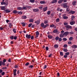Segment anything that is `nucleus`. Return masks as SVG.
<instances>
[{
    "instance_id": "obj_1",
    "label": "nucleus",
    "mask_w": 77,
    "mask_h": 77,
    "mask_svg": "<svg viewBox=\"0 0 77 77\" xmlns=\"http://www.w3.org/2000/svg\"><path fill=\"white\" fill-rule=\"evenodd\" d=\"M49 25L48 24H47L44 25V24L43 23H42L41 24V26L43 29H45L47 27H48Z\"/></svg>"
},
{
    "instance_id": "obj_2",
    "label": "nucleus",
    "mask_w": 77,
    "mask_h": 77,
    "mask_svg": "<svg viewBox=\"0 0 77 77\" xmlns=\"http://www.w3.org/2000/svg\"><path fill=\"white\" fill-rule=\"evenodd\" d=\"M66 14H64L63 15L62 17L63 19L66 20V19H68V17L66 16Z\"/></svg>"
},
{
    "instance_id": "obj_3",
    "label": "nucleus",
    "mask_w": 77,
    "mask_h": 77,
    "mask_svg": "<svg viewBox=\"0 0 77 77\" xmlns=\"http://www.w3.org/2000/svg\"><path fill=\"white\" fill-rule=\"evenodd\" d=\"M40 21H41L40 19H38L37 21H35V23H36L37 25H39L40 24Z\"/></svg>"
},
{
    "instance_id": "obj_4",
    "label": "nucleus",
    "mask_w": 77,
    "mask_h": 77,
    "mask_svg": "<svg viewBox=\"0 0 77 77\" xmlns=\"http://www.w3.org/2000/svg\"><path fill=\"white\" fill-rule=\"evenodd\" d=\"M61 6L63 8H66L67 6V3H63L61 4Z\"/></svg>"
},
{
    "instance_id": "obj_5",
    "label": "nucleus",
    "mask_w": 77,
    "mask_h": 77,
    "mask_svg": "<svg viewBox=\"0 0 77 77\" xmlns=\"http://www.w3.org/2000/svg\"><path fill=\"white\" fill-rule=\"evenodd\" d=\"M69 14H72V15H73V14H74L75 13V11H72V10H70L69 12Z\"/></svg>"
},
{
    "instance_id": "obj_6",
    "label": "nucleus",
    "mask_w": 77,
    "mask_h": 77,
    "mask_svg": "<svg viewBox=\"0 0 77 77\" xmlns=\"http://www.w3.org/2000/svg\"><path fill=\"white\" fill-rule=\"evenodd\" d=\"M8 4V2H2L1 3V5H6V6H7Z\"/></svg>"
},
{
    "instance_id": "obj_7",
    "label": "nucleus",
    "mask_w": 77,
    "mask_h": 77,
    "mask_svg": "<svg viewBox=\"0 0 77 77\" xmlns=\"http://www.w3.org/2000/svg\"><path fill=\"white\" fill-rule=\"evenodd\" d=\"M68 34H69V32H66L63 33L64 36H66Z\"/></svg>"
},
{
    "instance_id": "obj_8",
    "label": "nucleus",
    "mask_w": 77,
    "mask_h": 77,
    "mask_svg": "<svg viewBox=\"0 0 77 77\" xmlns=\"http://www.w3.org/2000/svg\"><path fill=\"white\" fill-rule=\"evenodd\" d=\"M26 38H27V39H30V38H31V35H30V34H29L28 35V34H26Z\"/></svg>"
},
{
    "instance_id": "obj_9",
    "label": "nucleus",
    "mask_w": 77,
    "mask_h": 77,
    "mask_svg": "<svg viewBox=\"0 0 77 77\" xmlns=\"http://www.w3.org/2000/svg\"><path fill=\"white\" fill-rule=\"evenodd\" d=\"M65 27L67 29H72V26L69 25H66L65 26Z\"/></svg>"
},
{
    "instance_id": "obj_10",
    "label": "nucleus",
    "mask_w": 77,
    "mask_h": 77,
    "mask_svg": "<svg viewBox=\"0 0 77 77\" xmlns=\"http://www.w3.org/2000/svg\"><path fill=\"white\" fill-rule=\"evenodd\" d=\"M2 65H3L4 66H5V63L2 62V61H0V66H2Z\"/></svg>"
},
{
    "instance_id": "obj_11",
    "label": "nucleus",
    "mask_w": 77,
    "mask_h": 77,
    "mask_svg": "<svg viewBox=\"0 0 77 77\" xmlns=\"http://www.w3.org/2000/svg\"><path fill=\"white\" fill-rule=\"evenodd\" d=\"M17 71V69H15L13 70V72H14L13 74H14V76H15V75H17V74L16 73Z\"/></svg>"
},
{
    "instance_id": "obj_12",
    "label": "nucleus",
    "mask_w": 77,
    "mask_h": 77,
    "mask_svg": "<svg viewBox=\"0 0 77 77\" xmlns=\"http://www.w3.org/2000/svg\"><path fill=\"white\" fill-rule=\"evenodd\" d=\"M57 0H53L51 2V3L53 4V3H57Z\"/></svg>"
},
{
    "instance_id": "obj_13",
    "label": "nucleus",
    "mask_w": 77,
    "mask_h": 77,
    "mask_svg": "<svg viewBox=\"0 0 77 77\" xmlns=\"http://www.w3.org/2000/svg\"><path fill=\"white\" fill-rule=\"evenodd\" d=\"M48 7H46L43 8V11L44 12H45V11H47V9Z\"/></svg>"
},
{
    "instance_id": "obj_14",
    "label": "nucleus",
    "mask_w": 77,
    "mask_h": 77,
    "mask_svg": "<svg viewBox=\"0 0 77 77\" xmlns=\"http://www.w3.org/2000/svg\"><path fill=\"white\" fill-rule=\"evenodd\" d=\"M34 12H39V9H34L33 10Z\"/></svg>"
},
{
    "instance_id": "obj_15",
    "label": "nucleus",
    "mask_w": 77,
    "mask_h": 77,
    "mask_svg": "<svg viewBox=\"0 0 77 77\" xmlns=\"http://www.w3.org/2000/svg\"><path fill=\"white\" fill-rule=\"evenodd\" d=\"M77 2L75 1H74L72 2V5L73 6H75V4H76Z\"/></svg>"
},
{
    "instance_id": "obj_16",
    "label": "nucleus",
    "mask_w": 77,
    "mask_h": 77,
    "mask_svg": "<svg viewBox=\"0 0 77 77\" xmlns=\"http://www.w3.org/2000/svg\"><path fill=\"white\" fill-rule=\"evenodd\" d=\"M4 11L6 13H9V12H11V11L8 9H7Z\"/></svg>"
},
{
    "instance_id": "obj_17",
    "label": "nucleus",
    "mask_w": 77,
    "mask_h": 77,
    "mask_svg": "<svg viewBox=\"0 0 77 77\" xmlns=\"http://www.w3.org/2000/svg\"><path fill=\"white\" fill-rule=\"evenodd\" d=\"M5 9H6V7L5 6H2L1 7V10H3L4 11H5Z\"/></svg>"
},
{
    "instance_id": "obj_18",
    "label": "nucleus",
    "mask_w": 77,
    "mask_h": 77,
    "mask_svg": "<svg viewBox=\"0 0 77 77\" xmlns=\"http://www.w3.org/2000/svg\"><path fill=\"white\" fill-rule=\"evenodd\" d=\"M36 38L38 37V35H39V32L38 31H37L36 32Z\"/></svg>"
},
{
    "instance_id": "obj_19",
    "label": "nucleus",
    "mask_w": 77,
    "mask_h": 77,
    "mask_svg": "<svg viewBox=\"0 0 77 77\" xmlns=\"http://www.w3.org/2000/svg\"><path fill=\"white\" fill-rule=\"evenodd\" d=\"M63 0H59L58 1V3H59V4H60V3H62L63 2Z\"/></svg>"
},
{
    "instance_id": "obj_20",
    "label": "nucleus",
    "mask_w": 77,
    "mask_h": 77,
    "mask_svg": "<svg viewBox=\"0 0 77 77\" xmlns=\"http://www.w3.org/2000/svg\"><path fill=\"white\" fill-rule=\"evenodd\" d=\"M64 35L63 34H61L60 35V38H63L64 37Z\"/></svg>"
},
{
    "instance_id": "obj_21",
    "label": "nucleus",
    "mask_w": 77,
    "mask_h": 77,
    "mask_svg": "<svg viewBox=\"0 0 77 77\" xmlns=\"http://www.w3.org/2000/svg\"><path fill=\"white\" fill-rule=\"evenodd\" d=\"M72 48H77V46L76 45H73L72 46Z\"/></svg>"
},
{
    "instance_id": "obj_22",
    "label": "nucleus",
    "mask_w": 77,
    "mask_h": 77,
    "mask_svg": "<svg viewBox=\"0 0 77 77\" xmlns=\"http://www.w3.org/2000/svg\"><path fill=\"white\" fill-rule=\"evenodd\" d=\"M33 21H34V20L33 19H31L29 20V22H30V23H33Z\"/></svg>"
},
{
    "instance_id": "obj_23",
    "label": "nucleus",
    "mask_w": 77,
    "mask_h": 77,
    "mask_svg": "<svg viewBox=\"0 0 77 77\" xmlns=\"http://www.w3.org/2000/svg\"><path fill=\"white\" fill-rule=\"evenodd\" d=\"M17 10H23V8H22V7H17Z\"/></svg>"
},
{
    "instance_id": "obj_24",
    "label": "nucleus",
    "mask_w": 77,
    "mask_h": 77,
    "mask_svg": "<svg viewBox=\"0 0 77 77\" xmlns=\"http://www.w3.org/2000/svg\"><path fill=\"white\" fill-rule=\"evenodd\" d=\"M75 23V22L74 21H71L70 22V24L71 25H73Z\"/></svg>"
},
{
    "instance_id": "obj_25",
    "label": "nucleus",
    "mask_w": 77,
    "mask_h": 77,
    "mask_svg": "<svg viewBox=\"0 0 77 77\" xmlns=\"http://www.w3.org/2000/svg\"><path fill=\"white\" fill-rule=\"evenodd\" d=\"M48 38H49L50 39H51V38H53V36L52 35H49L48 36Z\"/></svg>"
},
{
    "instance_id": "obj_26",
    "label": "nucleus",
    "mask_w": 77,
    "mask_h": 77,
    "mask_svg": "<svg viewBox=\"0 0 77 77\" xmlns=\"http://www.w3.org/2000/svg\"><path fill=\"white\" fill-rule=\"evenodd\" d=\"M40 4H45V2L44 1H41L40 2Z\"/></svg>"
},
{
    "instance_id": "obj_27",
    "label": "nucleus",
    "mask_w": 77,
    "mask_h": 77,
    "mask_svg": "<svg viewBox=\"0 0 77 77\" xmlns=\"http://www.w3.org/2000/svg\"><path fill=\"white\" fill-rule=\"evenodd\" d=\"M54 48H57L59 47V46L57 45H55L54 46Z\"/></svg>"
},
{
    "instance_id": "obj_28",
    "label": "nucleus",
    "mask_w": 77,
    "mask_h": 77,
    "mask_svg": "<svg viewBox=\"0 0 77 77\" xmlns=\"http://www.w3.org/2000/svg\"><path fill=\"white\" fill-rule=\"evenodd\" d=\"M17 13L19 14V15H21V14H23V12L22 11H18Z\"/></svg>"
},
{
    "instance_id": "obj_29",
    "label": "nucleus",
    "mask_w": 77,
    "mask_h": 77,
    "mask_svg": "<svg viewBox=\"0 0 77 77\" xmlns=\"http://www.w3.org/2000/svg\"><path fill=\"white\" fill-rule=\"evenodd\" d=\"M57 32H58L57 30V29H54L53 31V33H57Z\"/></svg>"
},
{
    "instance_id": "obj_30",
    "label": "nucleus",
    "mask_w": 77,
    "mask_h": 77,
    "mask_svg": "<svg viewBox=\"0 0 77 77\" xmlns=\"http://www.w3.org/2000/svg\"><path fill=\"white\" fill-rule=\"evenodd\" d=\"M59 20H60L59 18H57L56 19V21L57 23H59Z\"/></svg>"
},
{
    "instance_id": "obj_31",
    "label": "nucleus",
    "mask_w": 77,
    "mask_h": 77,
    "mask_svg": "<svg viewBox=\"0 0 77 77\" xmlns=\"http://www.w3.org/2000/svg\"><path fill=\"white\" fill-rule=\"evenodd\" d=\"M60 55L61 56H62L63 55V52L62 51H60Z\"/></svg>"
},
{
    "instance_id": "obj_32",
    "label": "nucleus",
    "mask_w": 77,
    "mask_h": 77,
    "mask_svg": "<svg viewBox=\"0 0 77 77\" xmlns=\"http://www.w3.org/2000/svg\"><path fill=\"white\" fill-rule=\"evenodd\" d=\"M73 39V37H71L69 39V41H72V39Z\"/></svg>"
},
{
    "instance_id": "obj_33",
    "label": "nucleus",
    "mask_w": 77,
    "mask_h": 77,
    "mask_svg": "<svg viewBox=\"0 0 77 77\" xmlns=\"http://www.w3.org/2000/svg\"><path fill=\"white\" fill-rule=\"evenodd\" d=\"M12 23H9V27L10 28H11L12 27Z\"/></svg>"
},
{
    "instance_id": "obj_34",
    "label": "nucleus",
    "mask_w": 77,
    "mask_h": 77,
    "mask_svg": "<svg viewBox=\"0 0 77 77\" xmlns=\"http://www.w3.org/2000/svg\"><path fill=\"white\" fill-rule=\"evenodd\" d=\"M22 18L23 19H26L27 18V17L26 16H23L22 17Z\"/></svg>"
},
{
    "instance_id": "obj_35",
    "label": "nucleus",
    "mask_w": 77,
    "mask_h": 77,
    "mask_svg": "<svg viewBox=\"0 0 77 77\" xmlns=\"http://www.w3.org/2000/svg\"><path fill=\"white\" fill-rule=\"evenodd\" d=\"M54 26H55L54 25L52 24L50 26V27H54Z\"/></svg>"
},
{
    "instance_id": "obj_36",
    "label": "nucleus",
    "mask_w": 77,
    "mask_h": 77,
    "mask_svg": "<svg viewBox=\"0 0 77 77\" xmlns=\"http://www.w3.org/2000/svg\"><path fill=\"white\" fill-rule=\"evenodd\" d=\"M63 51L65 52H67V51H68V50L65 48H63Z\"/></svg>"
},
{
    "instance_id": "obj_37",
    "label": "nucleus",
    "mask_w": 77,
    "mask_h": 77,
    "mask_svg": "<svg viewBox=\"0 0 77 77\" xmlns=\"http://www.w3.org/2000/svg\"><path fill=\"white\" fill-rule=\"evenodd\" d=\"M21 24L22 25V26H25V23L24 22L21 23Z\"/></svg>"
},
{
    "instance_id": "obj_38",
    "label": "nucleus",
    "mask_w": 77,
    "mask_h": 77,
    "mask_svg": "<svg viewBox=\"0 0 77 77\" xmlns=\"http://www.w3.org/2000/svg\"><path fill=\"white\" fill-rule=\"evenodd\" d=\"M48 21L45 20L44 22V23L45 24H47V23H48Z\"/></svg>"
},
{
    "instance_id": "obj_39",
    "label": "nucleus",
    "mask_w": 77,
    "mask_h": 77,
    "mask_svg": "<svg viewBox=\"0 0 77 77\" xmlns=\"http://www.w3.org/2000/svg\"><path fill=\"white\" fill-rule=\"evenodd\" d=\"M63 40L64 41H67V39L66 38H63Z\"/></svg>"
},
{
    "instance_id": "obj_40",
    "label": "nucleus",
    "mask_w": 77,
    "mask_h": 77,
    "mask_svg": "<svg viewBox=\"0 0 77 77\" xmlns=\"http://www.w3.org/2000/svg\"><path fill=\"white\" fill-rule=\"evenodd\" d=\"M27 9V8L26 7H23L22 8V10H26Z\"/></svg>"
},
{
    "instance_id": "obj_41",
    "label": "nucleus",
    "mask_w": 77,
    "mask_h": 77,
    "mask_svg": "<svg viewBox=\"0 0 77 77\" xmlns=\"http://www.w3.org/2000/svg\"><path fill=\"white\" fill-rule=\"evenodd\" d=\"M13 31L14 32V33H16V29H13Z\"/></svg>"
},
{
    "instance_id": "obj_42",
    "label": "nucleus",
    "mask_w": 77,
    "mask_h": 77,
    "mask_svg": "<svg viewBox=\"0 0 77 77\" xmlns=\"http://www.w3.org/2000/svg\"><path fill=\"white\" fill-rule=\"evenodd\" d=\"M58 41L59 42H61L62 41V38H58Z\"/></svg>"
},
{
    "instance_id": "obj_43",
    "label": "nucleus",
    "mask_w": 77,
    "mask_h": 77,
    "mask_svg": "<svg viewBox=\"0 0 77 77\" xmlns=\"http://www.w3.org/2000/svg\"><path fill=\"white\" fill-rule=\"evenodd\" d=\"M17 11L16 10H14L13 11V13L14 14H17Z\"/></svg>"
},
{
    "instance_id": "obj_44",
    "label": "nucleus",
    "mask_w": 77,
    "mask_h": 77,
    "mask_svg": "<svg viewBox=\"0 0 77 77\" xmlns=\"http://www.w3.org/2000/svg\"><path fill=\"white\" fill-rule=\"evenodd\" d=\"M51 13V12L50 11H48L47 12L48 15H50Z\"/></svg>"
},
{
    "instance_id": "obj_45",
    "label": "nucleus",
    "mask_w": 77,
    "mask_h": 77,
    "mask_svg": "<svg viewBox=\"0 0 77 77\" xmlns=\"http://www.w3.org/2000/svg\"><path fill=\"white\" fill-rule=\"evenodd\" d=\"M75 18V17L73 15H72V20H74V19Z\"/></svg>"
},
{
    "instance_id": "obj_46",
    "label": "nucleus",
    "mask_w": 77,
    "mask_h": 77,
    "mask_svg": "<svg viewBox=\"0 0 77 77\" xmlns=\"http://www.w3.org/2000/svg\"><path fill=\"white\" fill-rule=\"evenodd\" d=\"M59 37L58 36L56 37L55 38V39H56V41H57L58 40V39H59Z\"/></svg>"
},
{
    "instance_id": "obj_47",
    "label": "nucleus",
    "mask_w": 77,
    "mask_h": 77,
    "mask_svg": "<svg viewBox=\"0 0 77 77\" xmlns=\"http://www.w3.org/2000/svg\"><path fill=\"white\" fill-rule=\"evenodd\" d=\"M30 2L31 3H34V2H35V0H30Z\"/></svg>"
},
{
    "instance_id": "obj_48",
    "label": "nucleus",
    "mask_w": 77,
    "mask_h": 77,
    "mask_svg": "<svg viewBox=\"0 0 77 77\" xmlns=\"http://www.w3.org/2000/svg\"><path fill=\"white\" fill-rule=\"evenodd\" d=\"M18 66L17 65H16L14 66V68H18Z\"/></svg>"
},
{
    "instance_id": "obj_49",
    "label": "nucleus",
    "mask_w": 77,
    "mask_h": 77,
    "mask_svg": "<svg viewBox=\"0 0 77 77\" xmlns=\"http://www.w3.org/2000/svg\"><path fill=\"white\" fill-rule=\"evenodd\" d=\"M32 25V23H30L28 25L29 27H30Z\"/></svg>"
},
{
    "instance_id": "obj_50",
    "label": "nucleus",
    "mask_w": 77,
    "mask_h": 77,
    "mask_svg": "<svg viewBox=\"0 0 77 77\" xmlns=\"http://www.w3.org/2000/svg\"><path fill=\"white\" fill-rule=\"evenodd\" d=\"M29 65V63H26L25 64V66H28V65Z\"/></svg>"
},
{
    "instance_id": "obj_51",
    "label": "nucleus",
    "mask_w": 77,
    "mask_h": 77,
    "mask_svg": "<svg viewBox=\"0 0 77 77\" xmlns=\"http://www.w3.org/2000/svg\"><path fill=\"white\" fill-rule=\"evenodd\" d=\"M14 36H12L10 37V38L11 39H14Z\"/></svg>"
},
{
    "instance_id": "obj_52",
    "label": "nucleus",
    "mask_w": 77,
    "mask_h": 77,
    "mask_svg": "<svg viewBox=\"0 0 77 77\" xmlns=\"http://www.w3.org/2000/svg\"><path fill=\"white\" fill-rule=\"evenodd\" d=\"M65 54H66V55H69V52H67L66 53H65Z\"/></svg>"
},
{
    "instance_id": "obj_53",
    "label": "nucleus",
    "mask_w": 77,
    "mask_h": 77,
    "mask_svg": "<svg viewBox=\"0 0 77 77\" xmlns=\"http://www.w3.org/2000/svg\"><path fill=\"white\" fill-rule=\"evenodd\" d=\"M33 67V66L31 65L29 66V68H32Z\"/></svg>"
},
{
    "instance_id": "obj_54",
    "label": "nucleus",
    "mask_w": 77,
    "mask_h": 77,
    "mask_svg": "<svg viewBox=\"0 0 77 77\" xmlns=\"http://www.w3.org/2000/svg\"><path fill=\"white\" fill-rule=\"evenodd\" d=\"M34 38V37L33 35H32L31 36V39H33Z\"/></svg>"
},
{
    "instance_id": "obj_55",
    "label": "nucleus",
    "mask_w": 77,
    "mask_h": 77,
    "mask_svg": "<svg viewBox=\"0 0 77 77\" xmlns=\"http://www.w3.org/2000/svg\"><path fill=\"white\" fill-rule=\"evenodd\" d=\"M69 33L70 35H72L73 34H74V32H70Z\"/></svg>"
},
{
    "instance_id": "obj_56",
    "label": "nucleus",
    "mask_w": 77,
    "mask_h": 77,
    "mask_svg": "<svg viewBox=\"0 0 77 77\" xmlns=\"http://www.w3.org/2000/svg\"><path fill=\"white\" fill-rule=\"evenodd\" d=\"M26 8H29V9L31 8V6H26Z\"/></svg>"
},
{
    "instance_id": "obj_57",
    "label": "nucleus",
    "mask_w": 77,
    "mask_h": 77,
    "mask_svg": "<svg viewBox=\"0 0 77 77\" xmlns=\"http://www.w3.org/2000/svg\"><path fill=\"white\" fill-rule=\"evenodd\" d=\"M17 74H20V70H18L17 72Z\"/></svg>"
},
{
    "instance_id": "obj_58",
    "label": "nucleus",
    "mask_w": 77,
    "mask_h": 77,
    "mask_svg": "<svg viewBox=\"0 0 77 77\" xmlns=\"http://www.w3.org/2000/svg\"><path fill=\"white\" fill-rule=\"evenodd\" d=\"M66 47H67V45H64L63 46V47H64V48H66Z\"/></svg>"
},
{
    "instance_id": "obj_59",
    "label": "nucleus",
    "mask_w": 77,
    "mask_h": 77,
    "mask_svg": "<svg viewBox=\"0 0 77 77\" xmlns=\"http://www.w3.org/2000/svg\"><path fill=\"white\" fill-rule=\"evenodd\" d=\"M47 68V65H45L44 66V68L43 69H45Z\"/></svg>"
},
{
    "instance_id": "obj_60",
    "label": "nucleus",
    "mask_w": 77,
    "mask_h": 77,
    "mask_svg": "<svg viewBox=\"0 0 77 77\" xmlns=\"http://www.w3.org/2000/svg\"><path fill=\"white\" fill-rule=\"evenodd\" d=\"M68 44H72V42H71V41H69L68 42Z\"/></svg>"
},
{
    "instance_id": "obj_61",
    "label": "nucleus",
    "mask_w": 77,
    "mask_h": 77,
    "mask_svg": "<svg viewBox=\"0 0 77 77\" xmlns=\"http://www.w3.org/2000/svg\"><path fill=\"white\" fill-rule=\"evenodd\" d=\"M6 59H4L3 61V62H4L5 63V62H6Z\"/></svg>"
},
{
    "instance_id": "obj_62",
    "label": "nucleus",
    "mask_w": 77,
    "mask_h": 77,
    "mask_svg": "<svg viewBox=\"0 0 77 77\" xmlns=\"http://www.w3.org/2000/svg\"><path fill=\"white\" fill-rule=\"evenodd\" d=\"M1 74H2V75H5V72H3L1 73Z\"/></svg>"
},
{
    "instance_id": "obj_63",
    "label": "nucleus",
    "mask_w": 77,
    "mask_h": 77,
    "mask_svg": "<svg viewBox=\"0 0 77 77\" xmlns=\"http://www.w3.org/2000/svg\"><path fill=\"white\" fill-rule=\"evenodd\" d=\"M66 9H69V6H67L66 7Z\"/></svg>"
},
{
    "instance_id": "obj_64",
    "label": "nucleus",
    "mask_w": 77,
    "mask_h": 77,
    "mask_svg": "<svg viewBox=\"0 0 77 77\" xmlns=\"http://www.w3.org/2000/svg\"><path fill=\"white\" fill-rule=\"evenodd\" d=\"M64 25H68V23H64Z\"/></svg>"
}]
</instances>
